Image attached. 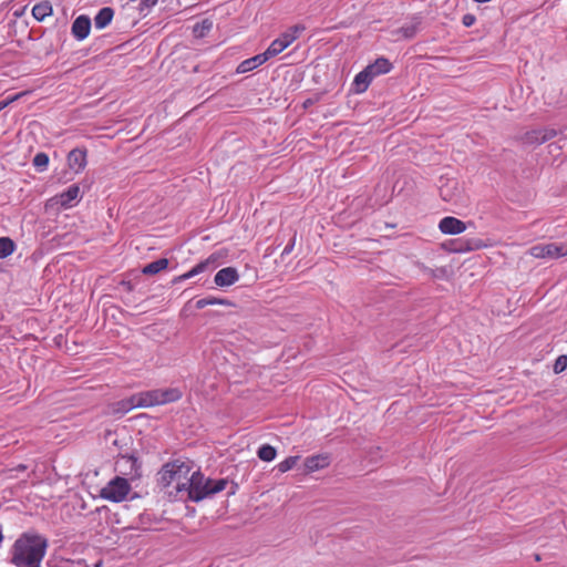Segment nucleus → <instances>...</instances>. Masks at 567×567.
I'll return each instance as SVG.
<instances>
[{
  "mask_svg": "<svg viewBox=\"0 0 567 567\" xmlns=\"http://www.w3.org/2000/svg\"><path fill=\"white\" fill-rule=\"evenodd\" d=\"M33 165L35 168H38L39 171H44L47 169L48 165H49V156L45 154V153H38L34 157H33Z\"/></svg>",
  "mask_w": 567,
  "mask_h": 567,
  "instance_id": "obj_32",
  "label": "nucleus"
},
{
  "mask_svg": "<svg viewBox=\"0 0 567 567\" xmlns=\"http://www.w3.org/2000/svg\"><path fill=\"white\" fill-rule=\"evenodd\" d=\"M80 198L79 185H71L65 192L49 198L47 208H71Z\"/></svg>",
  "mask_w": 567,
  "mask_h": 567,
  "instance_id": "obj_6",
  "label": "nucleus"
},
{
  "mask_svg": "<svg viewBox=\"0 0 567 567\" xmlns=\"http://www.w3.org/2000/svg\"><path fill=\"white\" fill-rule=\"evenodd\" d=\"M16 249V245L9 237L0 238V259L7 258L12 255Z\"/></svg>",
  "mask_w": 567,
  "mask_h": 567,
  "instance_id": "obj_27",
  "label": "nucleus"
},
{
  "mask_svg": "<svg viewBox=\"0 0 567 567\" xmlns=\"http://www.w3.org/2000/svg\"><path fill=\"white\" fill-rule=\"evenodd\" d=\"M68 166L75 174L84 171L87 164V151L86 148H74L66 157Z\"/></svg>",
  "mask_w": 567,
  "mask_h": 567,
  "instance_id": "obj_8",
  "label": "nucleus"
},
{
  "mask_svg": "<svg viewBox=\"0 0 567 567\" xmlns=\"http://www.w3.org/2000/svg\"><path fill=\"white\" fill-rule=\"evenodd\" d=\"M329 465V457L327 455L309 456L305 461V466L308 472L322 470Z\"/></svg>",
  "mask_w": 567,
  "mask_h": 567,
  "instance_id": "obj_18",
  "label": "nucleus"
},
{
  "mask_svg": "<svg viewBox=\"0 0 567 567\" xmlns=\"http://www.w3.org/2000/svg\"><path fill=\"white\" fill-rule=\"evenodd\" d=\"M53 8L50 1H42L32 8V16L38 21H43L45 18L52 16Z\"/></svg>",
  "mask_w": 567,
  "mask_h": 567,
  "instance_id": "obj_21",
  "label": "nucleus"
},
{
  "mask_svg": "<svg viewBox=\"0 0 567 567\" xmlns=\"http://www.w3.org/2000/svg\"><path fill=\"white\" fill-rule=\"evenodd\" d=\"M113 17L114 11L112 8H102L94 18L95 28L99 30L106 28L111 23Z\"/></svg>",
  "mask_w": 567,
  "mask_h": 567,
  "instance_id": "obj_20",
  "label": "nucleus"
},
{
  "mask_svg": "<svg viewBox=\"0 0 567 567\" xmlns=\"http://www.w3.org/2000/svg\"><path fill=\"white\" fill-rule=\"evenodd\" d=\"M293 245H295V238H292V239H291V241H290V244H288V245L285 247V249H284L282 254H284V255H288V254H290V252L292 251V249H293Z\"/></svg>",
  "mask_w": 567,
  "mask_h": 567,
  "instance_id": "obj_37",
  "label": "nucleus"
},
{
  "mask_svg": "<svg viewBox=\"0 0 567 567\" xmlns=\"http://www.w3.org/2000/svg\"><path fill=\"white\" fill-rule=\"evenodd\" d=\"M374 78L372 73L369 72L367 68H364L361 72H359L353 80V87L355 93H363L368 90L370 83Z\"/></svg>",
  "mask_w": 567,
  "mask_h": 567,
  "instance_id": "obj_14",
  "label": "nucleus"
},
{
  "mask_svg": "<svg viewBox=\"0 0 567 567\" xmlns=\"http://www.w3.org/2000/svg\"><path fill=\"white\" fill-rule=\"evenodd\" d=\"M267 62V56H265L262 53L257 54L252 58L246 59L243 62H240L236 69V72L239 74L250 72L258 66L262 65Z\"/></svg>",
  "mask_w": 567,
  "mask_h": 567,
  "instance_id": "obj_13",
  "label": "nucleus"
},
{
  "mask_svg": "<svg viewBox=\"0 0 567 567\" xmlns=\"http://www.w3.org/2000/svg\"><path fill=\"white\" fill-rule=\"evenodd\" d=\"M158 0H142V4L146 8H151L157 3Z\"/></svg>",
  "mask_w": 567,
  "mask_h": 567,
  "instance_id": "obj_38",
  "label": "nucleus"
},
{
  "mask_svg": "<svg viewBox=\"0 0 567 567\" xmlns=\"http://www.w3.org/2000/svg\"><path fill=\"white\" fill-rule=\"evenodd\" d=\"M213 29V21L209 19H204L200 22H197L193 27V34L196 38H204L209 33V31Z\"/></svg>",
  "mask_w": 567,
  "mask_h": 567,
  "instance_id": "obj_26",
  "label": "nucleus"
},
{
  "mask_svg": "<svg viewBox=\"0 0 567 567\" xmlns=\"http://www.w3.org/2000/svg\"><path fill=\"white\" fill-rule=\"evenodd\" d=\"M141 408H151L159 405L157 389L137 393Z\"/></svg>",
  "mask_w": 567,
  "mask_h": 567,
  "instance_id": "obj_19",
  "label": "nucleus"
},
{
  "mask_svg": "<svg viewBox=\"0 0 567 567\" xmlns=\"http://www.w3.org/2000/svg\"><path fill=\"white\" fill-rule=\"evenodd\" d=\"M186 483L187 485L184 491L187 492L188 499L192 502H200L207 497L209 482L203 473L199 471L193 472L188 475Z\"/></svg>",
  "mask_w": 567,
  "mask_h": 567,
  "instance_id": "obj_4",
  "label": "nucleus"
},
{
  "mask_svg": "<svg viewBox=\"0 0 567 567\" xmlns=\"http://www.w3.org/2000/svg\"><path fill=\"white\" fill-rule=\"evenodd\" d=\"M17 470H19V471H25V470H27V466H25V465H23V464H20V465L17 467Z\"/></svg>",
  "mask_w": 567,
  "mask_h": 567,
  "instance_id": "obj_39",
  "label": "nucleus"
},
{
  "mask_svg": "<svg viewBox=\"0 0 567 567\" xmlns=\"http://www.w3.org/2000/svg\"><path fill=\"white\" fill-rule=\"evenodd\" d=\"M528 254L534 258L557 259L567 256V244H538L529 248Z\"/></svg>",
  "mask_w": 567,
  "mask_h": 567,
  "instance_id": "obj_5",
  "label": "nucleus"
},
{
  "mask_svg": "<svg viewBox=\"0 0 567 567\" xmlns=\"http://www.w3.org/2000/svg\"><path fill=\"white\" fill-rule=\"evenodd\" d=\"M115 470L120 475L101 488L100 497L112 503H122L132 491L131 483L142 476L141 464L133 455H122L115 463Z\"/></svg>",
  "mask_w": 567,
  "mask_h": 567,
  "instance_id": "obj_1",
  "label": "nucleus"
},
{
  "mask_svg": "<svg viewBox=\"0 0 567 567\" xmlns=\"http://www.w3.org/2000/svg\"><path fill=\"white\" fill-rule=\"evenodd\" d=\"M305 30L302 25H293L289 28L287 31L282 32L277 40L287 49L290 44H292L299 37V34Z\"/></svg>",
  "mask_w": 567,
  "mask_h": 567,
  "instance_id": "obj_16",
  "label": "nucleus"
},
{
  "mask_svg": "<svg viewBox=\"0 0 567 567\" xmlns=\"http://www.w3.org/2000/svg\"><path fill=\"white\" fill-rule=\"evenodd\" d=\"M140 400L137 393L131 395L130 398L123 399L116 403L115 411L122 414L130 412L133 409L141 408Z\"/></svg>",
  "mask_w": 567,
  "mask_h": 567,
  "instance_id": "obj_22",
  "label": "nucleus"
},
{
  "mask_svg": "<svg viewBox=\"0 0 567 567\" xmlns=\"http://www.w3.org/2000/svg\"><path fill=\"white\" fill-rule=\"evenodd\" d=\"M439 229L445 235H458L466 230V224L456 217L446 216L440 220Z\"/></svg>",
  "mask_w": 567,
  "mask_h": 567,
  "instance_id": "obj_9",
  "label": "nucleus"
},
{
  "mask_svg": "<svg viewBox=\"0 0 567 567\" xmlns=\"http://www.w3.org/2000/svg\"><path fill=\"white\" fill-rule=\"evenodd\" d=\"M567 368V355H560L557 358L554 364V371L556 373L563 372Z\"/></svg>",
  "mask_w": 567,
  "mask_h": 567,
  "instance_id": "obj_33",
  "label": "nucleus"
},
{
  "mask_svg": "<svg viewBox=\"0 0 567 567\" xmlns=\"http://www.w3.org/2000/svg\"><path fill=\"white\" fill-rule=\"evenodd\" d=\"M257 455L265 462H271L275 460L277 452L276 449L269 444H264L258 449Z\"/></svg>",
  "mask_w": 567,
  "mask_h": 567,
  "instance_id": "obj_28",
  "label": "nucleus"
},
{
  "mask_svg": "<svg viewBox=\"0 0 567 567\" xmlns=\"http://www.w3.org/2000/svg\"><path fill=\"white\" fill-rule=\"evenodd\" d=\"M365 68L372 73V76L375 78L389 73L392 70V63L385 58H379Z\"/></svg>",
  "mask_w": 567,
  "mask_h": 567,
  "instance_id": "obj_17",
  "label": "nucleus"
},
{
  "mask_svg": "<svg viewBox=\"0 0 567 567\" xmlns=\"http://www.w3.org/2000/svg\"><path fill=\"white\" fill-rule=\"evenodd\" d=\"M167 267H168V259L159 258L153 262L147 264L142 269V272L144 275H156V274L161 272L162 270H165Z\"/></svg>",
  "mask_w": 567,
  "mask_h": 567,
  "instance_id": "obj_23",
  "label": "nucleus"
},
{
  "mask_svg": "<svg viewBox=\"0 0 567 567\" xmlns=\"http://www.w3.org/2000/svg\"><path fill=\"white\" fill-rule=\"evenodd\" d=\"M48 539L34 532L21 534L10 549V563L16 567H41L48 550Z\"/></svg>",
  "mask_w": 567,
  "mask_h": 567,
  "instance_id": "obj_2",
  "label": "nucleus"
},
{
  "mask_svg": "<svg viewBox=\"0 0 567 567\" xmlns=\"http://www.w3.org/2000/svg\"><path fill=\"white\" fill-rule=\"evenodd\" d=\"M557 135L554 128H538L528 131L520 136V141L525 145H540Z\"/></svg>",
  "mask_w": 567,
  "mask_h": 567,
  "instance_id": "obj_7",
  "label": "nucleus"
},
{
  "mask_svg": "<svg viewBox=\"0 0 567 567\" xmlns=\"http://www.w3.org/2000/svg\"><path fill=\"white\" fill-rule=\"evenodd\" d=\"M216 305L233 306L231 301H229L228 299H223V298H217V297H206V298H202L196 301L197 309H203L207 306H216Z\"/></svg>",
  "mask_w": 567,
  "mask_h": 567,
  "instance_id": "obj_25",
  "label": "nucleus"
},
{
  "mask_svg": "<svg viewBox=\"0 0 567 567\" xmlns=\"http://www.w3.org/2000/svg\"><path fill=\"white\" fill-rule=\"evenodd\" d=\"M124 470H130L128 465L123 466Z\"/></svg>",
  "mask_w": 567,
  "mask_h": 567,
  "instance_id": "obj_40",
  "label": "nucleus"
},
{
  "mask_svg": "<svg viewBox=\"0 0 567 567\" xmlns=\"http://www.w3.org/2000/svg\"><path fill=\"white\" fill-rule=\"evenodd\" d=\"M285 49V47L277 40L275 39L270 45L267 48V50L265 52H262V54L265 56H267V61L276 55H278L279 53H281Z\"/></svg>",
  "mask_w": 567,
  "mask_h": 567,
  "instance_id": "obj_30",
  "label": "nucleus"
},
{
  "mask_svg": "<svg viewBox=\"0 0 567 567\" xmlns=\"http://www.w3.org/2000/svg\"><path fill=\"white\" fill-rule=\"evenodd\" d=\"M216 258L214 256L208 257L207 259L198 262L190 270L187 272L178 276L175 278V282L185 281L187 279H190L208 269H213L215 267Z\"/></svg>",
  "mask_w": 567,
  "mask_h": 567,
  "instance_id": "obj_10",
  "label": "nucleus"
},
{
  "mask_svg": "<svg viewBox=\"0 0 567 567\" xmlns=\"http://www.w3.org/2000/svg\"><path fill=\"white\" fill-rule=\"evenodd\" d=\"M239 274L234 267H226L217 271L214 278V282L218 287H228L237 282Z\"/></svg>",
  "mask_w": 567,
  "mask_h": 567,
  "instance_id": "obj_11",
  "label": "nucleus"
},
{
  "mask_svg": "<svg viewBox=\"0 0 567 567\" xmlns=\"http://www.w3.org/2000/svg\"><path fill=\"white\" fill-rule=\"evenodd\" d=\"M474 22H475V17H474V16H472V14H465V16L463 17V24H464L465 27H471V25H473V23H474Z\"/></svg>",
  "mask_w": 567,
  "mask_h": 567,
  "instance_id": "obj_36",
  "label": "nucleus"
},
{
  "mask_svg": "<svg viewBox=\"0 0 567 567\" xmlns=\"http://www.w3.org/2000/svg\"><path fill=\"white\" fill-rule=\"evenodd\" d=\"M159 405L177 402L183 393L178 388L157 389Z\"/></svg>",
  "mask_w": 567,
  "mask_h": 567,
  "instance_id": "obj_15",
  "label": "nucleus"
},
{
  "mask_svg": "<svg viewBox=\"0 0 567 567\" xmlns=\"http://www.w3.org/2000/svg\"><path fill=\"white\" fill-rule=\"evenodd\" d=\"M190 471L192 465L188 461L174 460L163 465L158 473V480L164 486H169L171 484L176 483L177 492H184V488H186L187 485L186 480L190 474Z\"/></svg>",
  "mask_w": 567,
  "mask_h": 567,
  "instance_id": "obj_3",
  "label": "nucleus"
},
{
  "mask_svg": "<svg viewBox=\"0 0 567 567\" xmlns=\"http://www.w3.org/2000/svg\"><path fill=\"white\" fill-rule=\"evenodd\" d=\"M535 559H536V560H540L539 555H536Z\"/></svg>",
  "mask_w": 567,
  "mask_h": 567,
  "instance_id": "obj_41",
  "label": "nucleus"
},
{
  "mask_svg": "<svg viewBox=\"0 0 567 567\" xmlns=\"http://www.w3.org/2000/svg\"><path fill=\"white\" fill-rule=\"evenodd\" d=\"M451 188L457 189V183L452 181L450 183H446V185L442 186L441 197L445 202L457 204L460 202V194H452V192H450Z\"/></svg>",
  "mask_w": 567,
  "mask_h": 567,
  "instance_id": "obj_24",
  "label": "nucleus"
},
{
  "mask_svg": "<svg viewBox=\"0 0 567 567\" xmlns=\"http://www.w3.org/2000/svg\"><path fill=\"white\" fill-rule=\"evenodd\" d=\"M400 33H402V37L405 38V39H410V38H413L414 34H415V29L414 28H403L399 31Z\"/></svg>",
  "mask_w": 567,
  "mask_h": 567,
  "instance_id": "obj_35",
  "label": "nucleus"
},
{
  "mask_svg": "<svg viewBox=\"0 0 567 567\" xmlns=\"http://www.w3.org/2000/svg\"><path fill=\"white\" fill-rule=\"evenodd\" d=\"M299 458H300V456H289V457L285 458L277 465L279 472L286 473V472L290 471L298 463Z\"/></svg>",
  "mask_w": 567,
  "mask_h": 567,
  "instance_id": "obj_31",
  "label": "nucleus"
},
{
  "mask_svg": "<svg viewBox=\"0 0 567 567\" xmlns=\"http://www.w3.org/2000/svg\"><path fill=\"white\" fill-rule=\"evenodd\" d=\"M27 92H20V93H17L10 97H8L7 100L4 101H1L0 102V111H2L3 109H6L8 105H10L11 103L18 101L20 97H22L23 95H25Z\"/></svg>",
  "mask_w": 567,
  "mask_h": 567,
  "instance_id": "obj_34",
  "label": "nucleus"
},
{
  "mask_svg": "<svg viewBox=\"0 0 567 567\" xmlns=\"http://www.w3.org/2000/svg\"><path fill=\"white\" fill-rule=\"evenodd\" d=\"M208 482H209V486H208L207 496H210V495H214V494H217V493L224 491L228 484V481L226 478H219L216 481L208 480Z\"/></svg>",
  "mask_w": 567,
  "mask_h": 567,
  "instance_id": "obj_29",
  "label": "nucleus"
},
{
  "mask_svg": "<svg viewBox=\"0 0 567 567\" xmlns=\"http://www.w3.org/2000/svg\"><path fill=\"white\" fill-rule=\"evenodd\" d=\"M91 20L86 16L78 17L72 24V33L78 40H84L90 34Z\"/></svg>",
  "mask_w": 567,
  "mask_h": 567,
  "instance_id": "obj_12",
  "label": "nucleus"
}]
</instances>
